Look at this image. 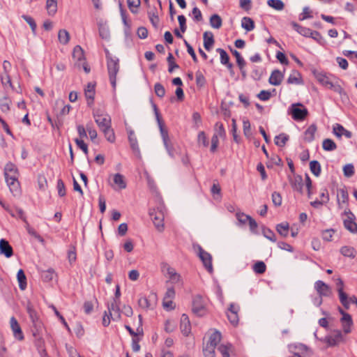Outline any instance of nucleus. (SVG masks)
I'll return each instance as SVG.
<instances>
[{
    "instance_id": "obj_1",
    "label": "nucleus",
    "mask_w": 357,
    "mask_h": 357,
    "mask_svg": "<svg viewBox=\"0 0 357 357\" xmlns=\"http://www.w3.org/2000/svg\"><path fill=\"white\" fill-rule=\"evenodd\" d=\"M107 66L109 77V81L114 90L116 86V75L119 71V60L117 58H112L107 54Z\"/></svg>"
},
{
    "instance_id": "obj_2",
    "label": "nucleus",
    "mask_w": 357,
    "mask_h": 357,
    "mask_svg": "<svg viewBox=\"0 0 357 357\" xmlns=\"http://www.w3.org/2000/svg\"><path fill=\"white\" fill-rule=\"evenodd\" d=\"M164 206L160 205L157 208V209H151L149 211V215L151 218L156 229L160 232L162 231L164 229Z\"/></svg>"
},
{
    "instance_id": "obj_3",
    "label": "nucleus",
    "mask_w": 357,
    "mask_h": 357,
    "mask_svg": "<svg viewBox=\"0 0 357 357\" xmlns=\"http://www.w3.org/2000/svg\"><path fill=\"white\" fill-rule=\"evenodd\" d=\"M288 349L291 354L289 357H310L312 355V350L301 343L289 344Z\"/></svg>"
},
{
    "instance_id": "obj_4",
    "label": "nucleus",
    "mask_w": 357,
    "mask_h": 357,
    "mask_svg": "<svg viewBox=\"0 0 357 357\" xmlns=\"http://www.w3.org/2000/svg\"><path fill=\"white\" fill-rule=\"evenodd\" d=\"M26 311L32 322L33 327L35 329V331H33V335L36 336V334L38 333L40 330L42 328V322L39 319L38 312L30 302H28L26 304Z\"/></svg>"
},
{
    "instance_id": "obj_5",
    "label": "nucleus",
    "mask_w": 357,
    "mask_h": 357,
    "mask_svg": "<svg viewBox=\"0 0 357 357\" xmlns=\"http://www.w3.org/2000/svg\"><path fill=\"white\" fill-rule=\"evenodd\" d=\"M193 248L197 251V255L205 268L211 273L213 272L212 256L205 251L199 245H194Z\"/></svg>"
},
{
    "instance_id": "obj_6",
    "label": "nucleus",
    "mask_w": 357,
    "mask_h": 357,
    "mask_svg": "<svg viewBox=\"0 0 357 357\" xmlns=\"http://www.w3.org/2000/svg\"><path fill=\"white\" fill-rule=\"evenodd\" d=\"M342 216L346 217L343 219V224L345 229L351 233H357V224L355 222L356 217L351 210L349 208H346L342 214Z\"/></svg>"
},
{
    "instance_id": "obj_7",
    "label": "nucleus",
    "mask_w": 357,
    "mask_h": 357,
    "mask_svg": "<svg viewBox=\"0 0 357 357\" xmlns=\"http://www.w3.org/2000/svg\"><path fill=\"white\" fill-rule=\"evenodd\" d=\"M292 118L297 121H303L308 114L307 109L301 103L292 104L289 108Z\"/></svg>"
},
{
    "instance_id": "obj_8",
    "label": "nucleus",
    "mask_w": 357,
    "mask_h": 357,
    "mask_svg": "<svg viewBox=\"0 0 357 357\" xmlns=\"http://www.w3.org/2000/svg\"><path fill=\"white\" fill-rule=\"evenodd\" d=\"M192 310L198 317H202L206 314V302L202 296H194Z\"/></svg>"
},
{
    "instance_id": "obj_9",
    "label": "nucleus",
    "mask_w": 357,
    "mask_h": 357,
    "mask_svg": "<svg viewBox=\"0 0 357 357\" xmlns=\"http://www.w3.org/2000/svg\"><path fill=\"white\" fill-rule=\"evenodd\" d=\"M153 107L154 109V112H155V118H156V120H157V122L158 124V127L160 128V132L161 137L162 138L163 143L167 144V142H170L169 135H168V131L165 128L163 121L162 120V118L160 116V112L158 109L156 105L153 104Z\"/></svg>"
},
{
    "instance_id": "obj_10",
    "label": "nucleus",
    "mask_w": 357,
    "mask_h": 357,
    "mask_svg": "<svg viewBox=\"0 0 357 357\" xmlns=\"http://www.w3.org/2000/svg\"><path fill=\"white\" fill-rule=\"evenodd\" d=\"M335 284L340 303L346 309H348L349 301L347 294L344 291V282L340 278H337Z\"/></svg>"
},
{
    "instance_id": "obj_11",
    "label": "nucleus",
    "mask_w": 357,
    "mask_h": 357,
    "mask_svg": "<svg viewBox=\"0 0 357 357\" xmlns=\"http://www.w3.org/2000/svg\"><path fill=\"white\" fill-rule=\"evenodd\" d=\"M96 123L100 130L105 129L112 126L111 118L107 114H93Z\"/></svg>"
},
{
    "instance_id": "obj_12",
    "label": "nucleus",
    "mask_w": 357,
    "mask_h": 357,
    "mask_svg": "<svg viewBox=\"0 0 357 357\" xmlns=\"http://www.w3.org/2000/svg\"><path fill=\"white\" fill-rule=\"evenodd\" d=\"M240 307L238 305H236L234 303H231L229 305V307L228 308L227 315L229 322L233 326H236L238 324L239 319L238 313Z\"/></svg>"
},
{
    "instance_id": "obj_13",
    "label": "nucleus",
    "mask_w": 357,
    "mask_h": 357,
    "mask_svg": "<svg viewBox=\"0 0 357 357\" xmlns=\"http://www.w3.org/2000/svg\"><path fill=\"white\" fill-rule=\"evenodd\" d=\"M111 187L115 190H123L126 188L127 183L123 175L116 173L113 175V183L110 184Z\"/></svg>"
},
{
    "instance_id": "obj_14",
    "label": "nucleus",
    "mask_w": 357,
    "mask_h": 357,
    "mask_svg": "<svg viewBox=\"0 0 357 357\" xmlns=\"http://www.w3.org/2000/svg\"><path fill=\"white\" fill-rule=\"evenodd\" d=\"M314 288L319 295V297H328L332 294L331 287L321 280H318L314 283Z\"/></svg>"
},
{
    "instance_id": "obj_15",
    "label": "nucleus",
    "mask_w": 357,
    "mask_h": 357,
    "mask_svg": "<svg viewBox=\"0 0 357 357\" xmlns=\"http://www.w3.org/2000/svg\"><path fill=\"white\" fill-rule=\"evenodd\" d=\"M10 324L15 338L20 341L23 340L24 338V334L20 324L14 317L10 318Z\"/></svg>"
},
{
    "instance_id": "obj_16",
    "label": "nucleus",
    "mask_w": 357,
    "mask_h": 357,
    "mask_svg": "<svg viewBox=\"0 0 357 357\" xmlns=\"http://www.w3.org/2000/svg\"><path fill=\"white\" fill-rule=\"evenodd\" d=\"M6 181L11 193L14 196L20 195L21 193V188L20 182L18 181V178H9L6 179Z\"/></svg>"
},
{
    "instance_id": "obj_17",
    "label": "nucleus",
    "mask_w": 357,
    "mask_h": 357,
    "mask_svg": "<svg viewBox=\"0 0 357 357\" xmlns=\"http://www.w3.org/2000/svg\"><path fill=\"white\" fill-rule=\"evenodd\" d=\"M108 312L112 317V319L114 321L118 320L120 319V307H119V302L116 300H114V301L108 305Z\"/></svg>"
},
{
    "instance_id": "obj_18",
    "label": "nucleus",
    "mask_w": 357,
    "mask_h": 357,
    "mask_svg": "<svg viewBox=\"0 0 357 357\" xmlns=\"http://www.w3.org/2000/svg\"><path fill=\"white\" fill-rule=\"evenodd\" d=\"M180 329L185 336H188L191 332V324L188 315L185 314H183L181 317Z\"/></svg>"
},
{
    "instance_id": "obj_19",
    "label": "nucleus",
    "mask_w": 357,
    "mask_h": 357,
    "mask_svg": "<svg viewBox=\"0 0 357 357\" xmlns=\"http://www.w3.org/2000/svg\"><path fill=\"white\" fill-rule=\"evenodd\" d=\"M6 179L9 178H18L19 172L17 167L12 162H8L4 168Z\"/></svg>"
},
{
    "instance_id": "obj_20",
    "label": "nucleus",
    "mask_w": 357,
    "mask_h": 357,
    "mask_svg": "<svg viewBox=\"0 0 357 357\" xmlns=\"http://www.w3.org/2000/svg\"><path fill=\"white\" fill-rule=\"evenodd\" d=\"M0 254L10 258L13 255V250L8 241L2 238L0 240Z\"/></svg>"
},
{
    "instance_id": "obj_21",
    "label": "nucleus",
    "mask_w": 357,
    "mask_h": 357,
    "mask_svg": "<svg viewBox=\"0 0 357 357\" xmlns=\"http://www.w3.org/2000/svg\"><path fill=\"white\" fill-rule=\"evenodd\" d=\"M127 132L128 134V141L132 151L135 154L139 155L140 151L138 146V142L135 135V132L131 129H127Z\"/></svg>"
},
{
    "instance_id": "obj_22",
    "label": "nucleus",
    "mask_w": 357,
    "mask_h": 357,
    "mask_svg": "<svg viewBox=\"0 0 357 357\" xmlns=\"http://www.w3.org/2000/svg\"><path fill=\"white\" fill-rule=\"evenodd\" d=\"M333 134L337 137H341L342 135L347 138L350 139L352 137V133L349 130H346L342 125L336 123L333 126Z\"/></svg>"
},
{
    "instance_id": "obj_23",
    "label": "nucleus",
    "mask_w": 357,
    "mask_h": 357,
    "mask_svg": "<svg viewBox=\"0 0 357 357\" xmlns=\"http://www.w3.org/2000/svg\"><path fill=\"white\" fill-rule=\"evenodd\" d=\"M284 78V74L279 70H274L269 77L268 82L271 85L279 86Z\"/></svg>"
},
{
    "instance_id": "obj_24",
    "label": "nucleus",
    "mask_w": 357,
    "mask_h": 357,
    "mask_svg": "<svg viewBox=\"0 0 357 357\" xmlns=\"http://www.w3.org/2000/svg\"><path fill=\"white\" fill-rule=\"evenodd\" d=\"M290 184L294 190L298 191L301 194L303 193V178L301 176H294L293 178H289Z\"/></svg>"
},
{
    "instance_id": "obj_25",
    "label": "nucleus",
    "mask_w": 357,
    "mask_h": 357,
    "mask_svg": "<svg viewBox=\"0 0 357 357\" xmlns=\"http://www.w3.org/2000/svg\"><path fill=\"white\" fill-rule=\"evenodd\" d=\"M84 93L86 98L87 99L88 105H91L94 100L95 84L91 82L89 83L84 90Z\"/></svg>"
},
{
    "instance_id": "obj_26",
    "label": "nucleus",
    "mask_w": 357,
    "mask_h": 357,
    "mask_svg": "<svg viewBox=\"0 0 357 357\" xmlns=\"http://www.w3.org/2000/svg\"><path fill=\"white\" fill-rule=\"evenodd\" d=\"M340 312L343 315L342 318L343 331L345 333H349L351 331V326L353 324L351 317L350 314L344 313L342 310H340Z\"/></svg>"
},
{
    "instance_id": "obj_27",
    "label": "nucleus",
    "mask_w": 357,
    "mask_h": 357,
    "mask_svg": "<svg viewBox=\"0 0 357 357\" xmlns=\"http://www.w3.org/2000/svg\"><path fill=\"white\" fill-rule=\"evenodd\" d=\"M204 46L207 51H210L214 44V38L212 32L206 31L204 33Z\"/></svg>"
},
{
    "instance_id": "obj_28",
    "label": "nucleus",
    "mask_w": 357,
    "mask_h": 357,
    "mask_svg": "<svg viewBox=\"0 0 357 357\" xmlns=\"http://www.w3.org/2000/svg\"><path fill=\"white\" fill-rule=\"evenodd\" d=\"M316 131L317 126L314 124L310 126L304 132V140L307 142L313 141Z\"/></svg>"
},
{
    "instance_id": "obj_29",
    "label": "nucleus",
    "mask_w": 357,
    "mask_h": 357,
    "mask_svg": "<svg viewBox=\"0 0 357 357\" xmlns=\"http://www.w3.org/2000/svg\"><path fill=\"white\" fill-rule=\"evenodd\" d=\"M315 77L317 80L323 86L326 88H329L330 85L332 83V80L330 77H328L326 74L322 73H318L315 74Z\"/></svg>"
},
{
    "instance_id": "obj_30",
    "label": "nucleus",
    "mask_w": 357,
    "mask_h": 357,
    "mask_svg": "<svg viewBox=\"0 0 357 357\" xmlns=\"http://www.w3.org/2000/svg\"><path fill=\"white\" fill-rule=\"evenodd\" d=\"M221 340V333L218 331H215L209 337V340L208 342L206 343V345L212 346L213 347H216L218 344Z\"/></svg>"
},
{
    "instance_id": "obj_31",
    "label": "nucleus",
    "mask_w": 357,
    "mask_h": 357,
    "mask_svg": "<svg viewBox=\"0 0 357 357\" xmlns=\"http://www.w3.org/2000/svg\"><path fill=\"white\" fill-rule=\"evenodd\" d=\"M73 57L79 63L85 61L84 50L79 45H77L74 47Z\"/></svg>"
},
{
    "instance_id": "obj_32",
    "label": "nucleus",
    "mask_w": 357,
    "mask_h": 357,
    "mask_svg": "<svg viewBox=\"0 0 357 357\" xmlns=\"http://www.w3.org/2000/svg\"><path fill=\"white\" fill-rule=\"evenodd\" d=\"M46 9L49 15H54L57 11V0H46Z\"/></svg>"
},
{
    "instance_id": "obj_33",
    "label": "nucleus",
    "mask_w": 357,
    "mask_h": 357,
    "mask_svg": "<svg viewBox=\"0 0 357 357\" xmlns=\"http://www.w3.org/2000/svg\"><path fill=\"white\" fill-rule=\"evenodd\" d=\"M209 22L211 27L216 29H219L222 24V18L218 14L212 15L210 17Z\"/></svg>"
},
{
    "instance_id": "obj_34",
    "label": "nucleus",
    "mask_w": 357,
    "mask_h": 357,
    "mask_svg": "<svg viewBox=\"0 0 357 357\" xmlns=\"http://www.w3.org/2000/svg\"><path fill=\"white\" fill-rule=\"evenodd\" d=\"M106 139L110 143H114L116 141V136L112 126L101 130Z\"/></svg>"
},
{
    "instance_id": "obj_35",
    "label": "nucleus",
    "mask_w": 357,
    "mask_h": 357,
    "mask_svg": "<svg viewBox=\"0 0 357 357\" xmlns=\"http://www.w3.org/2000/svg\"><path fill=\"white\" fill-rule=\"evenodd\" d=\"M217 52L220 54V62L224 65H227L228 68H231L232 67V64L229 63V56L227 52L221 48H218Z\"/></svg>"
},
{
    "instance_id": "obj_36",
    "label": "nucleus",
    "mask_w": 357,
    "mask_h": 357,
    "mask_svg": "<svg viewBox=\"0 0 357 357\" xmlns=\"http://www.w3.org/2000/svg\"><path fill=\"white\" fill-rule=\"evenodd\" d=\"M241 26L247 31H250L255 29V22L249 17H244L241 20Z\"/></svg>"
},
{
    "instance_id": "obj_37",
    "label": "nucleus",
    "mask_w": 357,
    "mask_h": 357,
    "mask_svg": "<svg viewBox=\"0 0 357 357\" xmlns=\"http://www.w3.org/2000/svg\"><path fill=\"white\" fill-rule=\"evenodd\" d=\"M19 287L21 290H24L26 287V278L22 269H20L17 274Z\"/></svg>"
},
{
    "instance_id": "obj_38",
    "label": "nucleus",
    "mask_w": 357,
    "mask_h": 357,
    "mask_svg": "<svg viewBox=\"0 0 357 357\" xmlns=\"http://www.w3.org/2000/svg\"><path fill=\"white\" fill-rule=\"evenodd\" d=\"M340 252L344 257H347L351 259H354L356 255V250L351 246H343L340 250Z\"/></svg>"
},
{
    "instance_id": "obj_39",
    "label": "nucleus",
    "mask_w": 357,
    "mask_h": 357,
    "mask_svg": "<svg viewBox=\"0 0 357 357\" xmlns=\"http://www.w3.org/2000/svg\"><path fill=\"white\" fill-rule=\"evenodd\" d=\"M58 39L61 44H68L70 40V34L68 31L66 29L59 30L58 33Z\"/></svg>"
},
{
    "instance_id": "obj_40",
    "label": "nucleus",
    "mask_w": 357,
    "mask_h": 357,
    "mask_svg": "<svg viewBox=\"0 0 357 357\" xmlns=\"http://www.w3.org/2000/svg\"><path fill=\"white\" fill-rule=\"evenodd\" d=\"M277 231L283 237H287L289 234V225L288 222H282L276 226Z\"/></svg>"
},
{
    "instance_id": "obj_41",
    "label": "nucleus",
    "mask_w": 357,
    "mask_h": 357,
    "mask_svg": "<svg viewBox=\"0 0 357 357\" xmlns=\"http://www.w3.org/2000/svg\"><path fill=\"white\" fill-rule=\"evenodd\" d=\"M287 82L289 84H300L303 82L301 77H300V73L298 71H294L291 74Z\"/></svg>"
},
{
    "instance_id": "obj_42",
    "label": "nucleus",
    "mask_w": 357,
    "mask_h": 357,
    "mask_svg": "<svg viewBox=\"0 0 357 357\" xmlns=\"http://www.w3.org/2000/svg\"><path fill=\"white\" fill-rule=\"evenodd\" d=\"M289 140V136L284 133H281L275 137V144L280 147L285 146L287 142Z\"/></svg>"
},
{
    "instance_id": "obj_43",
    "label": "nucleus",
    "mask_w": 357,
    "mask_h": 357,
    "mask_svg": "<svg viewBox=\"0 0 357 357\" xmlns=\"http://www.w3.org/2000/svg\"><path fill=\"white\" fill-rule=\"evenodd\" d=\"M322 147L326 151H332L337 149V145L332 139H325L322 142Z\"/></svg>"
},
{
    "instance_id": "obj_44",
    "label": "nucleus",
    "mask_w": 357,
    "mask_h": 357,
    "mask_svg": "<svg viewBox=\"0 0 357 357\" xmlns=\"http://www.w3.org/2000/svg\"><path fill=\"white\" fill-rule=\"evenodd\" d=\"M310 169L312 173L315 176H319L321 174V165L319 162L317 160H312L310 162Z\"/></svg>"
},
{
    "instance_id": "obj_45",
    "label": "nucleus",
    "mask_w": 357,
    "mask_h": 357,
    "mask_svg": "<svg viewBox=\"0 0 357 357\" xmlns=\"http://www.w3.org/2000/svg\"><path fill=\"white\" fill-rule=\"evenodd\" d=\"M267 4L276 10H282L284 8V4L281 0H268Z\"/></svg>"
},
{
    "instance_id": "obj_46",
    "label": "nucleus",
    "mask_w": 357,
    "mask_h": 357,
    "mask_svg": "<svg viewBox=\"0 0 357 357\" xmlns=\"http://www.w3.org/2000/svg\"><path fill=\"white\" fill-rule=\"evenodd\" d=\"M149 18L151 21V23L155 28H158V23H159V17L158 15L157 11L155 9L154 11H150L148 13Z\"/></svg>"
},
{
    "instance_id": "obj_47",
    "label": "nucleus",
    "mask_w": 357,
    "mask_h": 357,
    "mask_svg": "<svg viewBox=\"0 0 357 357\" xmlns=\"http://www.w3.org/2000/svg\"><path fill=\"white\" fill-rule=\"evenodd\" d=\"M233 55L236 57V63L240 70H242L245 66V61L237 50H231Z\"/></svg>"
},
{
    "instance_id": "obj_48",
    "label": "nucleus",
    "mask_w": 357,
    "mask_h": 357,
    "mask_svg": "<svg viewBox=\"0 0 357 357\" xmlns=\"http://www.w3.org/2000/svg\"><path fill=\"white\" fill-rule=\"evenodd\" d=\"M266 266L264 261H259L253 266V271L258 274H262L266 271Z\"/></svg>"
},
{
    "instance_id": "obj_49",
    "label": "nucleus",
    "mask_w": 357,
    "mask_h": 357,
    "mask_svg": "<svg viewBox=\"0 0 357 357\" xmlns=\"http://www.w3.org/2000/svg\"><path fill=\"white\" fill-rule=\"evenodd\" d=\"M342 340V334L338 332L335 336H331L327 338V343L329 346L337 345Z\"/></svg>"
},
{
    "instance_id": "obj_50",
    "label": "nucleus",
    "mask_w": 357,
    "mask_h": 357,
    "mask_svg": "<svg viewBox=\"0 0 357 357\" xmlns=\"http://www.w3.org/2000/svg\"><path fill=\"white\" fill-rule=\"evenodd\" d=\"M215 133L214 135H217L218 137L225 138L226 137V132L223 124L220 122H217L215 125Z\"/></svg>"
},
{
    "instance_id": "obj_51",
    "label": "nucleus",
    "mask_w": 357,
    "mask_h": 357,
    "mask_svg": "<svg viewBox=\"0 0 357 357\" xmlns=\"http://www.w3.org/2000/svg\"><path fill=\"white\" fill-rule=\"evenodd\" d=\"M26 229L27 232H28L30 235H31L32 236H33L35 238H36L37 240H38L40 242H43V241H44V240H43V237H42L40 235H39V234L36 232V231L29 225V224L28 223V222H26Z\"/></svg>"
},
{
    "instance_id": "obj_52",
    "label": "nucleus",
    "mask_w": 357,
    "mask_h": 357,
    "mask_svg": "<svg viewBox=\"0 0 357 357\" xmlns=\"http://www.w3.org/2000/svg\"><path fill=\"white\" fill-rule=\"evenodd\" d=\"M41 275L44 281L50 282L52 280L54 276L55 275V272L52 268H50L47 271H43Z\"/></svg>"
},
{
    "instance_id": "obj_53",
    "label": "nucleus",
    "mask_w": 357,
    "mask_h": 357,
    "mask_svg": "<svg viewBox=\"0 0 357 357\" xmlns=\"http://www.w3.org/2000/svg\"><path fill=\"white\" fill-rule=\"evenodd\" d=\"M128 6L132 13H137V8L140 5V0H127Z\"/></svg>"
},
{
    "instance_id": "obj_54",
    "label": "nucleus",
    "mask_w": 357,
    "mask_h": 357,
    "mask_svg": "<svg viewBox=\"0 0 357 357\" xmlns=\"http://www.w3.org/2000/svg\"><path fill=\"white\" fill-rule=\"evenodd\" d=\"M215 347L210 345H205L203 347V354L204 357H215Z\"/></svg>"
},
{
    "instance_id": "obj_55",
    "label": "nucleus",
    "mask_w": 357,
    "mask_h": 357,
    "mask_svg": "<svg viewBox=\"0 0 357 357\" xmlns=\"http://www.w3.org/2000/svg\"><path fill=\"white\" fill-rule=\"evenodd\" d=\"M22 17L29 24L32 32L35 34L36 31V23L33 17L29 15H23Z\"/></svg>"
},
{
    "instance_id": "obj_56",
    "label": "nucleus",
    "mask_w": 357,
    "mask_h": 357,
    "mask_svg": "<svg viewBox=\"0 0 357 357\" xmlns=\"http://www.w3.org/2000/svg\"><path fill=\"white\" fill-rule=\"evenodd\" d=\"M236 218L238 220L239 225H242L246 224L247 222L249 221L251 216L246 215L243 213L238 212L236 213Z\"/></svg>"
},
{
    "instance_id": "obj_57",
    "label": "nucleus",
    "mask_w": 357,
    "mask_h": 357,
    "mask_svg": "<svg viewBox=\"0 0 357 357\" xmlns=\"http://www.w3.org/2000/svg\"><path fill=\"white\" fill-rule=\"evenodd\" d=\"M196 84L198 87H202L206 84V79L200 70L196 72Z\"/></svg>"
},
{
    "instance_id": "obj_58",
    "label": "nucleus",
    "mask_w": 357,
    "mask_h": 357,
    "mask_svg": "<svg viewBox=\"0 0 357 357\" xmlns=\"http://www.w3.org/2000/svg\"><path fill=\"white\" fill-rule=\"evenodd\" d=\"M262 233H263V235L266 238L270 240L271 241H272V242H275L276 241L275 234H274V232L271 229H270L268 228H264L263 230H262Z\"/></svg>"
},
{
    "instance_id": "obj_59",
    "label": "nucleus",
    "mask_w": 357,
    "mask_h": 357,
    "mask_svg": "<svg viewBox=\"0 0 357 357\" xmlns=\"http://www.w3.org/2000/svg\"><path fill=\"white\" fill-rule=\"evenodd\" d=\"M167 274L169 275V279L173 282H177L180 280V275L176 272L175 269L173 268H167Z\"/></svg>"
},
{
    "instance_id": "obj_60",
    "label": "nucleus",
    "mask_w": 357,
    "mask_h": 357,
    "mask_svg": "<svg viewBox=\"0 0 357 357\" xmlns=\"http://www.w3.org/2000/svg\"><path fill=\"white\" fill-rule=\"evenodd\" d=\"M197 140L199 144H202L204 147H207L208 146V142L206 136V134L204 131H201L199 132Z\"/></svg>"
},
{
    "instance_id": "obj_61",
    "label": "nucleus",
    "mask_w": 357,
    "mask_h": 357,
    "mask_svg": "<svg viewBox=\"0 0 357 357\" xmlns=\"http://www.w3.org/2000/svg\"><path fill=\"white\" fill-rule=\"evenodd\" d=\"M231 348V344L225 345L221 344L218 347V349L222 354V357H230L229 351Z\"/></svg>"
},
{
    "instance_id": "obj_62",
    "label": "nucleus",
    "mask_w": 357,
    "mask_h": 357,
    "mask_svg": "<svg viewBox=\"0 0 357 357\" xmlns=\"http://www.w3.org/2000/svg\"><path fill=\"white\" fill-rule=\"evenodd\" d=\"M155 93L159 98H163L165 95V89L160 83H156L154 86Z\"/></svg>"
},
{
    "instance_id": "obj_63",
    "label": "nucleus",
    "mask_w": 357,
    "mask_h": 357,
    "mask_svg": "<svg viewBox=\"0 0 357 357\" xmlns=\"http://www.w3.org/2000/svg\"><path fill=\"white\" fill-rule=\"evenodd\" d=\"M1 80L3 86L6 88L8 86L13 88V85L11 83V79L8 73H4L1 77Z\"/></svg>"
},
{
    "instance_id": "obj_64",
    "label": "nucleus",
    "mask_w": 357,
    "mask_h": 357,
    "mask_svg": "<svg viewBox=\"0 0 357 357\" xmlns=\"http://www.w3.org/2000/svg\"><path fill=\"white\" fill-rule=\"evenodd\" d=\"M243 128L245 136L249 137L251 135V126L248 119H244L243 121Z\"/></svg>"
}]
</instances>
